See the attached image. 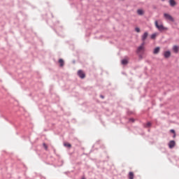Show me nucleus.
<instances>
[{
  "label": "nucleus",
  "mask_w": 179,
  "mask_h": 179,
  "mask_svg": "<svg viewBox=\"0 0 179 179\" xmlns=\"http://www.w3.org/2000/svg\"><path fill=\"white\" fill-rule=\"evenodd\" d=\"M171 55V52H170V50H167L164 53V58H170Z\"/></svg>",
  "instance_id": "obj_7"
},
{
  "label": "nucleus",
  "mask_w": 179,
  "mask_h": 179,
  "mask_svg": "<svg viewBox=\"0 0 179 179\" xmlns=\"http://www.w3.org/2000/svg\"><path fill=\"white\" fill-rule=\"evenodd\" d=\"M159 52H160V48L159 47H157L155 48L154 51H153V54H159Z\"/></svg>",
  "instance_id": "obj_9"
},
{
  "label": "nucleus",
  "mask_w": 179,
  "mask_h": 179,
  "mask_svg": "<svg viewBox=\"0 0 179 179\" xmlns=\"http://www.w3.org/2000/svg\"><path fill=\"white\" fill-rule=\"evenodd\" d=\"M145 41H143V43L141 44L140 47H145Z\"/></svg>",
  "instance_id": "obj_21"
},
{
  "label": "nucleus",
  "mask_w": 179,
  "mask_h": 179,
  "mask_svg": "<svg viewBox=\"0 0 179 179\" xmlns=\"http://www.w3.org/2000/svg\"><path fill=\"white\" fill-rule=\"evenodd\" d=\"M135 31H136L137 33H140V32H141V29H139V27H136V28H135Z\"/></svg>",
  "instance_id": "obj_18"
},
{
  "label": "nucleus",
  "mask_w": 179,
  "mask_h": 179,
  "mask_svg": "<svg viewBox=\"0 0 179 179\" xmlns=\"http://www.w3.org/2000/svg\"><path fill=\"white\" fill-rule=\"evenodd\" d=\"M129 179H134V172L129 173Z\"/></svg>",
  "instance_id": "obj_14"
},
{
  "label": "nucleus",
  "mask_w": 179,
  "mask_h": 179,
  "mask_svg": "<svg viewBox=\"0 0 179 179\" xmlns=\"http://www.w3.org/2000/svg\"><path fill=\"white\" fill-rule=\"evenodd\" d=\"M155 27L158 29L159 31H167V30H169V28L164 27L163 24L159 25L157 21H155Z\"/></svg>",
  "instance_id": "obj_1"
},
{
  "label": "nucleus",
  "mask_w": 179,
  "mask_h": 179,
  "mask_svg": "<svg viewBox=\"0 0 179 179\" xmlns=\"http://www.w3.org/2000/svg\"><path fill=\"white\" fill-rule=\"evenodd\" d=\"M145 127L147 128H149L150 127H152V123L150 122H147Z\"/></svg>",
  "instance_id": "obj_17"
},
{
  "label": "nucleus",
  "mask_w": 179,
  "mask_h": 179,
  "mask_svg": "<svg viewBox=\"0 0 179 179\" xmlns=\"http://www.w3.org/2000/svg\"><path fill=\"white\" fill-rule=\"evenodd\" d=\"M168 146L169 148V149H173V148H174V146H176V141L174 140L170 141Z\"/></svg>",
  "instance_id": "obj_5"
},
{
  "label": "nucleus",
  "mask_w": 179,
  "mask_h": 179,
  "mask_svg": "<svg viewBox=\"0 0 179 179\" xmlns=\"http://www.w3.org/2000/svg\"><path fill=\"white\" fill-rule=\"evenodd\" d=\"M128 64V60L127 59H124L122 60V65H127Z\"/></svg>",
  "instance_id": "obj_13"
},
{
  "label": "nucleus",
  "mask_w": 179,
  "mask_h": 179,
  "mask_svg": "<svg viewBox=\"0 0 179 179\" xmlns=\"http://www.w3.org/2000/svg\"><path fill=\"white\" fill-rule=\"evenodd\" d=\"M178 45H173V50L176 54L178 53Z\"/></svg>",
  "instance_id": "obj_10"
},
{
  "label": "nucleus",
  "mask_w": 179,
  "mask_h": 179,
  "mask_svg": "<svg viewBox=\"0 0 179 179\" xmlns=\"http://www.w3.org/2000/svg\"><path fill=\"white\" fill-rule=\"evenodd\" d=\"M78 76L79 78H80V79H85V78H86V74H85L82 70H79L78 71Z\"/></svg>",
  "instance_id": "obj_4"
},
{
  "label": "nucleus",
  "mask_w": 179,
  "mask_h": 179,
  "mask_svg": "<svg viewBox=\"0 0 179 179\" xmlns=\"http://www.w3.org/2000/svg\"><path fill=\"white\" fill-rule=\"evenodd\" d=\"M43 148L45 149V150H47V149H48V146H47V144L43 143Z\"/></svg>",
  "instance_id": "obj_19"
},
{
  "label": "nucleus",
  "mask_w": 179,
  "mask_h": 179,
  "mask_svg": "<svg viewBox=\"0 0 179 179\" xmlns=\"http://www.w3.org/2000/svg\"><path fill=\"white\" fill-rule=\"evenodd\" d=\"M136 52V54H143V52H145V47L138 46Z\"/></svg>",
  "instance_id": "obj_3"
},
{
  "label": "nucleus",
  "mask_w": 179,
  "mask_h": 179,
  "mask_svg": "<svg viewBox=\"0 0 179 179\" xmlns=\"http://www.w3.org/2000/svg\"><path fill=\"white\" fill-rule=\"evenodd\" d=\"M156 34H152L150 36V38H152V40H155V38H156Z\"/></svg>",
  "instance_id": "obj_16"
},
{
  "label": "nucleus",
  "mask_w": 179,
  "mask_h": 179,
  "mask_svg": "<svg viewBox=\"0 0 179 179\" xmlns=\"http://www.w3.org/2000/svg\"><path fill=\"white\" fill-rule=\"evenodd\" d=\"M169 4L170 6L174 7L177 5V2H176V0H169Z\"/></svg>",
  "instance_id": "obj_8"
},
{
  "label": "nucleus",
  "mask_w": 179,
  "mask_h": 179,
  "mask_svg": "<svg viewBox=\"0 0 179 179\" xmlns=\"http://www.w3.org/2000/svg\"><path fill=\"white\" fill-rule=\"evenodd\" d=\"M138 57H139L140 59H142V58H143V57L142 56L141 54H138Z\"/></svg>",
  "instance_id": "obj_22"
},
{
  "label": "nucleus",
  "mask_w": 179,
  "mask_h": 179,
  "mask_svg": "<svg viewBox=\"0 0 179 179\" xmlns=\"http://www.w3.org/2000/svg\"><path fill=\"white\" fill-rule=\"evenodd\" d=\"M176 133L173 134V138H176Z\"/></svg>",
  "instance_id": "obj_25"
},
{
  "label": "nucleus",
  "mask_w": 179,
  "mask_h": 179,
  "mask_svg": "<svg viewBox=\"0 0 179 179\" xmlns=\"http://www.w3.org/2000/svg\"><path fill=\"white\" fill-rule=\"evenodd\" d=\"M101 99H104V96L103 95H100Z\"/></svg>",
  "instance_id": "obj_24"
},
{
  "label": "nucleus",
  "mask_w": 179,
  "mask_h": 179,
  "mask_svg": "<svg viewBox=\"0 0 179 179\" xmlns=\"http://www.w3.org/2000/svg\"><path fill=\"white\" fill-rule=\"evenodd\" d=\"M164 17H165L166 20H170V22H174V18L169 13H164Z\"/></svg>",
  "instance_id": "obj_2"
},
{
  "label": "nucleus",
  "mask_w": 179,
  "mask_h": 179,
  "mask_svg": "<svg viewBox=\"0 0 179 179\" xmlns=\"http://www.w3.org/2000/svg\"><path fill=\"white\" fill-rule=\"evenodd\" d=\"M148 36H149V33L148 31H145L142 36H141V41H145L146 38H148Z\"/></svg>",
  "instance_id": "obj_6"
},
{
  "label": "nucleus",
  "mask_w": 179,
  "mask_h": 179,
  "mask_svg": "<svg viewBox=\"0 0 179 179\" xmlns=\"http://www.w3.org/2000/svg\"><path fill=\"white\" fill-rule=\"evenodd\" d=\"M82 179H85V178H82Z\"/></svg>",
  "instance_id": "obj_26"
},
{
  "label": "nucleus",
  "mask_w": 179,
  "mask_h": 179,
  "mask_svg": "<svg viewBox=\"0 0 179 179\" xmlns=\"http://www.w3.org/2000/svg\"><path fill=\"white\" fill-rule=\"evenodd\" d=\"M137 13H138V15H140V16H142V15H143V10H142V9H138V10H137Z\"/></svg>",
  "instance_id": "obj_12"
},
{
  "label": "nucleus",
  "mask_w": 179,
  "mask_h": 179,
  "mask_svg": "<svg viewBox=\"0 0 179 179\" xmlns=\"http://www.w3.org/2000/svg\"><path fill=\"white\" fill-rule=\"evenodd\" d=\"M170 131L172 133V134H176V131L174 129H171Z\"/></svg>",
  "instance_id": "obj_23"
},
{
  "label": "nucleus",
  "mask_w": 179,
  "mask_h": 179,
  "mask_svg": "<svg viewBox=\"0 0 179 179\" xmlns=\"http://www.w3.org/2000/svg\"><path fill=\"white\" fill-rule=\"evenodd\" d=\"M129 121L130 122H135V119H134V118H130V119L129 120Z\"/></svg>",
  "instance_id": "obj_20"
},
{
  "label": "nucleus",
  "mask_w": 179,
  "mask_h": 179,
  "mask_svg": "<svg viewBox=\"0 0 179 179\" xmlns=\"http://www.w3.org/2000/svg\"><path fill=\"white\" fill-rule=\"evenodd\" d=\"M64 146H65L66 148H72V145H71V143H64Z\"/></svg>",
  "instance_id": "obj_15"
},
{
  "label": "nucleus",
  "mask_w": 179,
  "mask_h": 179,
  "mask_svg": "<svg viewBox=\"0 0 179 179\" xmlns=\"http://www.w3.org/2000/svg\"><path fill=\"white\" fill-rule=\"evenodd\" d=\"M59 63L60 64V66H61V67L64 66V59H59Z\"/></svg>",
  "instance_id": "obj_11"
}]
</instances>
